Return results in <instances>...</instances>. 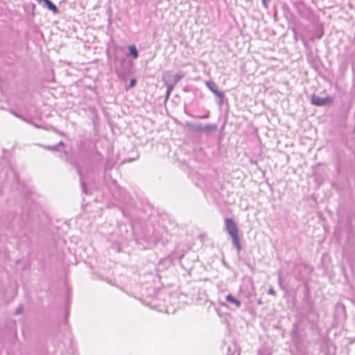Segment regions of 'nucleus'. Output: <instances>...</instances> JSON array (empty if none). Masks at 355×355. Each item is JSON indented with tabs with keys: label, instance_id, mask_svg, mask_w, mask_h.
I'll list each match as a JSON object with an SVG mask.
<instances>
[{
	"label": "nucleus",
	"instance_id": "nucleus-1",
	"mask_svg": "<svg viewBox=\"0 0 355 355\" xmlns=\"http://www.w3.org/2000/svg\"><path fill=\"white\" fill-rule=\"evenodd\" d=\"M114 60L119 62V66L116 68V73L121 80H126L127 76L132 67V62L127 59L125 56L120 57L118 54L114 55Z\"/></svg>",
	"mask_w": 355,
	"mask_h": 355
},
{
	"label": "nucleus",
	"instance_id": "nucleus-2",
	"mask_svg": "<svg viewBox=\"0 0 355 355\" xmlns=\"http://www.w3.org/2000/svg\"><path fill=\"white\" fill-rule=\"evenodd\" d=\"M74 166L76 167V171L80 177V184L82 191L85 194H88L87 187H86V173H89V169L85 168L79 163H75Z\"/></svg>",
	"mask_w": 355,
	"mask_h": 355
},
{
	"label": "nucleus",
	"instance_id": "nucleus-3",
	"mask_svg": "<svg viewBox=\"0 0 355 355\" xmlns=\"http://www.w3.org/2000/svg\"><path fill=\"white\" fill-rule=\"evenodd\" d=\"M206 86L208 89L213 92L217 97H218V103L221 105L224 103L225 98V94L218 89V85L214 81H207Z\"/></svg>",
	"mask_w": 355,
	"mask_h": 355
},
{
	"label": "nucleus",
	"instance_id": "nucleus-4",
	"mask_svg": "<svg viewBox=\"0 0 355 355\" xmlns=\"http://www.w3.org/2000/svg\"><path fill=\"white\" fill-rule=\"evenodd\" d=\"M333 101V99L331 97L327 96L325 98H322L318 96H316L315 94H313L311 97V102L313 105L315 106H324L327 105H329Z\"/></svg>",
	"mask_w": 355,
	"mask_h": 355
},
{
	"label": "nucleus",
	"instance_id": "nucleus-5",
	"mask_svg": "<svg viewBox=\"0 0 355 355\" xmlns=\"http://www.w3.org/2000/svg\"><path fill=\"white\" fill-rule=\"evenodd\" d=\"M225 225L226 230H227V233L230 234V236L234 235V234H238L239 229H238L236 223H235V221L233 219H232L230 218H225Z\"/></svg>",
	"mask_w": 355,
	"mask_h": 355
},
{
	"label": "nucleus",
	"instance_id": "nucleus-6",
	"mask_svg": "<svg viewBox=\"0 0 355 355\" xmlns=\"http://www.w3.org/2000/svg\"><path fill=\"white\" fill-rule=\"evenodd\" d=\"M163 75H168V79L171 83L177 85L184 76V73L182 71H179L177 73L173 74L171 71H167L164 72Z\"/></svg>",
	"mask_w": 355,
	"mask_h": 355
},
{
	"label": "nucleus",
	"instance_id": "nucleus-7",
	"mask_svg": "<svg viewBox=\"0 0 355 355\" xmlns=\"http://www.w3.org/2000/svg\"><path fill=\"white\" fill-rule=\"evenodd\" d=\"M37 2L39 3H40L41 2H44L46 7L51 11H52V12L53 14H57L58 13V7L50 0H37Z\"/></svg>",
	"mask_w": 355,
	"mask_h": 355
},
{
	"label": "nucleus",
	"instance_id": "nucleus-8",
	"mask_svg": "<svg viewBox=\"0 0 355 355\" xmlns=\"http://www.w3.org/2000/svg\"><path fill=\"white\" fill-rule=\"evenodd\" d=\"M226 301L236 308H239L241 306V302L234 297L232 294H229L226 296Z\"/></svg>",
	"mask_w": 355,
	"mask_h": 355
},
{
	"label": "nucleus",
	"instance_id": "nucleus-9",
	"mask_svg": "<svg viewBox=\"0 0 355 355\" xmlns=\"http://www.w3.org/2000/svg\"><path fill=\"white\" fill-rule=\"evenodd\" d=\"M162 80L166 87V91L172 92L176 85L171 83V80L168 79V75H163Z\"/></svg>",
	"mask_w": 355,
	"mask_h": 355
},
{
	"label": "nucleus",
	"instance_id": "nucleus-10",
	"mask_svg": "<svg viewBox=\"0 0 355 355\" xmlns=\"http://www.w3.org/2000/svg\"><path fill=\"white\" fill-rule=\"evenodd\" d=\"M128 49L129 50V52L127 54V56H130L134 59L138 58L139 52H138V50L135 44L128 46Z\"/></svg>",
	"mask_w": 355,
	"mask_h": 355
},
{
	"label": "nucleus",
	"instance_id": "nucleus-11",
	"mask_svg": "<svg viewBox=\"0 0 355 355\" xmlns=\"http://www.w3.org/2000/svg\"><path fill=\"white\" fill-rule=\"evenodd\" d=\"M230 236L232 239V244L236 247L237 251L239 252L242 249V246L240 242L239 234L231 235Z\"/></svg>",
	"mask_w": 355,
	"mask_h": 355
},
{
	"label": "nucleus",
	"instance_id": "nucleus-12",
	"mask_svg": "<svg viewBox=\"0 0 355 355\" xmlns=\"http://www.w3.org/2000/svg\"><path fill=\"white\" fill-rule=\"evenodd\" d=\"M217 130V125L214 123H209L205 125L203 132L209 135Z\"/></svg>",
	"mask_w": 355,
	"mask_h": 355
},
{
	"label": "nucleus",
	"instance_id": "nucleus-13",
	"mask_svg": "<svg viewBox=\"0 0 355 355\" xmlns=\"http://www.w3.org/2000/svg\"><path fill=\"white\" fill-rule=\"evenodd\" d=\"M11 113L15 116L16 117L19 118V119H21L22 121L26 122V123H28L30 124H32L33 125H34L35 127L36 128H40L39 125L32 123L31 121L28 120L26 118L21 116L20 114H19L18 113L15 112V111H11Z\"/></svg>",
	"mask_w": 355,
	"mask_h": 355
},
{
	"label": "nucleus",
	"instance_id": "nucleus-14",
	"mask_svg": "<svg viewBox=\"0 0 355 355\" xmlns=\"http://www.w3.org/2000/svg\"><path fill=\"white\" fill-rule=\"evenodd\" d=\"M189 126L192 128L196 132H203L205 125L202 123H198L196 125H189Z\"/></svg>",
	"mask_w": 355,
	"mask_h": 355
},
{
	"label": "nucleus",
	"instance_id": "nucleus-15",
	"mask_svg": "<svg viewBox=\"0 0 355 355\" xmlns=\"http://www.w3.org/2000/svg\"><path fill=\"white\" fill-rule=\"evenodd\" d=\"M40 146H42V148H44V149L49 150H52V151L58 150V145H53V146H44V145H40Z\"/></svg>",
	"mask_w": 355,
	"mask_h": 355
},
{
	"label": "nucleus",
	"instance_id": "nucleus-16",
	"mask_svg": "<svg viewBox=\"0 0 355 355\" xmlns=\"http://www.w3.org/2000/svg\"><path fill=\"white\" fill-rule=\"evenodd\" d=\"M124 197L121 199H119L120 201H121L123 203H129V201L130 200L129 195L126 193L125 191H124Z\"/></svg>",
	"mask_w": 355,
	"mask_h": 355
},
{
	"label": "nucleus",
	"instance_id": "nucleus-17",
	"mask_svg": "<svg viewBox=\"0 0 355 355\" xmlns=\"http://www.w3.org/2000/svg\"><path fill=\"white\" fill-rule=\"evenodd\" d=\"M184 112H185L187 115L191 116H192V117H194V116L189 114L186 110H184ZM209 112L208 111L205 115L195 116V118H198V119H208V118H209Z\"/></svg>",
	"mask_w": 355,
	"mask_h": 355
},
{
	"label": "nucleus",
	"instance_id": "nucleus-18",
	"mask_svg": "<svg viewBox=\"0 0 355 355\" xmlns=\"http://www.w3.org/2000/svg\"><path fill=\"white\" fill-rule=\"evenodd\" d=\"M23 312V306L21 304H19V306L15 309L14 314L15 315H19Z\"/></svg>",
	"mask_w": 355,
	"mask_h": 355
},
{
	"label": "nucleus",
	"instance_id": "nucleus-19",
	"mask_svg": "<svg viewBox=\"0 0 355 355\" xmlns=\"http://www.w3.org/2000/svg\"><path fill=\"white\" fill-rule=\"evenodd\" d=\"M137 84V80L135 78H132L130 81L129 88H132L135 87Z\"/></svg>",
	"mask_w": 355,
	"mask_h": 355
},
{
	"label": "nucleus",
	"instance_id": "nucleus-20",
	"mask_svg": "<svg viewBox=\"0 0 355 355\" xmlns=\"http://www.w3.org/2000/svg\"><path fill=\"white\" fill-rule=\"evenodd\" d=\"M271 0H261L262 4L264 6L265 8H268V3L270 2Z\"/></svg>",
	"mask_w": 355,
	"mask_h": 355
},
{
	"label": "nucleus",
	"instance_id": "nucleus-21",
	"mask_svg": "<svg viewBox=\"0 0 355 355\" xmlns=\"http://www.w3.org/2000/svg\"><path fill=\"white\" fill-rule=\"evenodd\" d=\"M268 293L269 295H276V292L274 290L273 288H270L268 291Z\"/></svg>",
	"mask_w": 355,
	"mask_h": 355
},
{
	"label": "nucleus",
	"instance_id": "nucleus-22",
	"mask_svg": "<svg viewBox=\"0 0 355 355\" xmlns=\"http://www.w3.org/2000/svg\"><path fill=\"white\" fill-rule=\"evenodd\" d=\"M61 159H64L67 157V153L65 151L62 152L60 155Z\"/></svg>",
	"mask_w": 355,
	"mask_h": 355
},
{
	"label": "nucleus",
	"instance_id": "nucleus-23",
	"mask_svg": "<svg viewBox=\"0 0 355 355\" xmlns=\"http://www.w3.org/2000/svg\"><path fill=\"white\" fill-rule=\"evenodd\" d=\"M318 318V315H316L315 319L310 320V322L313 324H315Z\"/></svg>",
	"mask_w": 355,
	"mask_h": 355
},
{
	"label": "nucleus",
	"instance_id": "nucleus-24",
	"mask_svg": "<svg viewBox=\"0 0 355 355\" xmlns=\"http://www.w3.org/2000/svg\"><path fill=\"white\" fill-rule=\"evenodd\" d=\"M171 94V92H169L168 91L166 92V101H167L169 98Z\"/></svg>",
	"mask_w": 355,
	"mask_h": 355
},
{
	"label": "nucleus",
	"instance_id": "nucleus-25",
	"mask_svg": "<svg viewBox=\"0 0 355 355\" xmlns=\"http://www.w3.org/2000/svg\"><path fill=\"white\" fill-rule=\"evenodd\" d=\"M57 145H58V148L59 146H64V143L62 141H60Z\"/></svg>",
	"mask_w": 355,
	"mask_h": 355
},
{
	"label": "nucleus",
	"instance_id": "nucleus-26",
	"mask_svg": "<svg viewBox=\"0 0 355 355\" xmlns=\"http://www.w3.org/2000/svg\"><path fill=\"white\" fill-rule=\"evenodd\" d=\"M279 284H281V277H279Z\"/></svg>",
	"mask_w": 355,
	"mask_h": 355
},
{
	"label": "nucleus",
	"instance_id": "nucleus-27",
	"mask_svg": "<svg viewBox=\"0 0 355 355\" xmlns=\"http://www.w3.org/2000/svg\"><path fill=\"white\" fill-rule=\"evenodd\" d=\"M107 168H108V165L107 164V165L105 166V170H107Z\"/></svg>",
	"mask_w": 355,
	"mask_h": 355
}]
</instances>
